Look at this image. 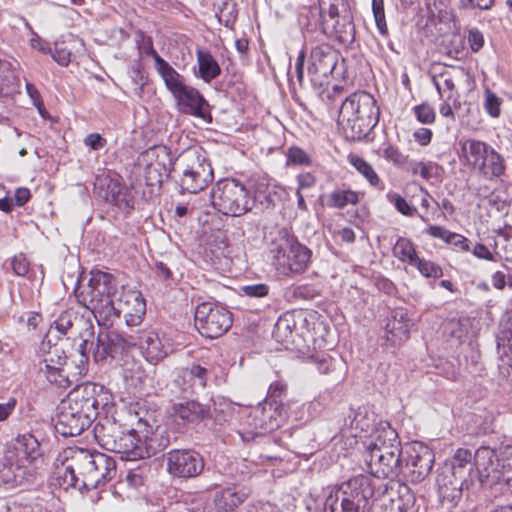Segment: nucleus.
<instances>
[{"mask_svg": "<svg viewBox=\"0 0 512 512\" xmlns=\"http://www.w3.org/2000/svg\"><path fill=\"white\" fill-rule=\"evenodd\" d=\"M306 52L302 49L295 63L296 79L303 89L311 87L314 91H320L327 84L330 76L344 74V58L339 50L328 43H321L313 46L308 57L309 82L304 78V63Z\"/></svg>", "mask_w": 512, "mask_h": 512, "instance_id": "obj_1", "label": "nucleus"}, {"mask_svg": "<svg viewBox=\"0 0 512 512\" xmlns=\"http://www.w3.org/2000/svg\"><path fill=\"white\" fill-rule=\"evenodd\" d=\"M387 492V484H377L368 475H357L327 495L323 512H364L369 499L384 496Z\"/></svg>", "mask_w": 512, "mask_h": 512, "instance_id": "obj_2", "label": "nucleus"}, {"mask_svg": "<svg viewBox=\"0 0 512 512\" xmlns=\"http://www.w3.org/2000/svg\"><path fill=\"white\" fill-rule=\"evenodd\" d=\"M380 111L374 97L365 91L354 92L342 103L338 124L347 139L366 138L379 121Z\"/></svg>", "mask_w": 512, "mask_h": 512, "instance_id": "obj_3", "label": "nucleus"}, {"mask_svg": "<svg viewBox=\"0 0 512 512\" xmlns=\"http://www.w3.org/2000/svg\"><path fill=\"white\" fill-rule=\"evenodd\" d=\"M118 293L113 275L97 270L91 272L88 284L76 297L100 326H110Z\"/></svg>", "mask_w": 512, "mask_h": 512, "instance_id": "obj_4", "label": "nucleus"}, {"mask_svg": "<svg viewBox=\"0 0 512 512\" xmlns=\"http://www.w3.org/2000/svg\"><path fill=\"white\" fill-rule=\"evenodd\" d=\"M129 427L123 435L122 442L116 443V447L111 451L120 454L123 460L136 461L150 458L168 444V440L158 441L152 427L139 415L134 421V426Z\"/></svg>", "mask_w": 512, "mask_h": 512, "instance_id": "obj_5", "label": "nucleus"}, {"mask_svg": "<svg viewBox=\"0 0 512 512\" xmlns=\"http://www.w3.org/2000/svg\"><path fill=\"white\" fill-rule=\"evenodd\" d=\"M258 197V191L252 196L242 182L232 178L219 180L211 191L214 208L232 217H240L251 211Z\"/></svg>", "mask_w": 512, "mask_h": 512, "instance_id": "obj_6", "label": "nucleus"}, {"mask_svg": "<svg viewBox=\"0 0 512 512\" xmlns=\"http://www.w3.org/2000/svg\"><path fill=\"white\" fill-rule=\"evenodd\" d=\"M112 399V394L103 385L87 382L76 386L63 401L72 410L94 421L101 415V411L107 414L112 412Z\"/></svg>", "mask_w": 512, "mask_h": 512, "instance_id": "obj_7", "label": "nucleus"}, {"mask_svg": "<svg viewBox=\"0 0 512 512\" xmlns=\"http://www.w3.org/2000/svg\"><path fill=\"white\" fill-rule=\"evenodd\" d=\"M183 191L196 194L204 190L214 178L213 169L206 152L202 148H189L178 159Z\"/></svg>", "mask_w": 512, "mask_h": 512, "instance_id": "obj_8", "label": "nucleus"}, {"mask_svg": "<svg viewBox=\"0 0 512 512\" xmlns=\"http://www.w3.org/2000/svg\"><path fill=\"white\" fill-rule=\"evenodd\" d=\"M272 265L279 275L293 277L305 272L311 251L298 241L284 238L271 248Z\"/></svg>", "mask_w": 512, "mask_h": 512, "instance_id": "obj_9", "label": "nucleus"}, {"mask_svg": "<svg viewBox=\"0 0 512 512\" xmlns=\"http://www.w3.org/2000/svg\"><path fill=\"white\" fill-rule=\"evenodd\" d=\"M286 392L287 384L283 381L278 380L270 384L264 404L256 407L250 415L254 421L252 437L263 435L280 427L281 412L278 411V406Z\"/></svg>", "mask_w": 512, "mask_h": 512, "instance_id": "obj_10", "label": "nucleus"}, {"mask_svg": "<svg viewBox=\"0 0 512 512\" xmlns=\"http://www.w3.org/2000/svg\"><path fill=\"white\" fill-rule=\"evenodd\" d=\"M232 322L231 312L220 304L207 301L195 308V328L206 338L214 339L224 335Z\"/></svg>", "mask_w": 512, "mask_h": 512, "instance_id": "obj_11", "label": "nucleus"}, {"mask_svg": "<svg viewBox=\"0 0 512 512\" xmlns=\"http://www.w3.org/2000/svg\"><path fill=\"white\" fill-rule=\"evenodd\" d=\"M105 414L104 417L101 415L98 417L93 432L97 443L102 448L112 451L117 443L115 434L118 433L120 428L134 426V421L138 419V412L132 406H124L120 410H116L111 416Z\"/></svg>", "mask_w": 512, "mask_h": 512, "instance_id": "obj_12", "label": "nucleus"}, {"mask_svg": "<svg viewBox=\"0 0 512 512\" xmlns=\"http://www.w3.org/2000/svg\"><path fill=\"white\" fill-rule=\"evenodd\" d=\"M434 453L426 445L415 442L406 446L402 452L401 474L413 483L423 481L431 472Z\"/></svg>", "mask_w": 512, "mask_h": 512, "instance_id": "obj_13", "label": "nucleus"}, {"mask_svg": "<svg viewBox=\"0 0 512 512\" xmlns=\"http://www.w3.org/2000/svg\"><path fill=\"white\" fill-rule=\"evenodd\" d=\"M145 313L146 302L141 292L122 287L114 303V314H111V325L115 319L123 315L129 327L138 326L142 323Z\"/></svg>", "mask_w": 512, "mask_h": 512, "instance_id": "obj_14", "label": "nucleus"}, {"mask_svg": "<svg viewBox=\"0 0 512 512\" xmlns=\"http://www.w3.org/2000/svg\"><path fill=\"white\" fill-rule=\"evenodd\" d=\"M136 339L130 334L118 331L101 332L98 334L93 350L94 360L97 363L105 362L109 358L114 359L119 355L135 348Z\"/></svg>", "mask_w": 512, "mask_h": 512, "instance_id": "obj_15", "label": "nucleus"}, {"mask_svg": "<svg viewBox=\"0 0 512 512\" xmlns=\"http://www.w3.org/2000/svg\"><path fill=\"white\" fill-rule=\"evenodd\" d=\"M473 481L478 480L481 487H497L503 479L496 452L490 447L482 446L474 453Z\"/></svg>", "mask_w": 512, "mask_h": 512, "instance_id": "obj_16", "label": "nucleus"}, {"mask_svg": "<svg viewBox=\"0 0 512 512\" xmlns=\"http://www.w3.org/2000/svg\"><path fill=\"white\" fill-rule=\"evenodd\" d=\"M166 464L168 473L179 478L196 477L204 468L201 455L196 451L185 449L169 451L166 454Z\"/></svg>", "mask_w": 512, "mask_h": 512, "instance_id": "obj_17", "label": "nucleus"}, {"mask_svg": "<svg viewBox=\"0 0 512 512\" xmlns=\"http://www.w3.org/2000/svg\"><path fill=\"white\" fill-rule=\"evenodd\" d=\"M364 454L384 453L394 454L402 453L401 442L398 434L387 422H380L370 434L365 436L363 441Z\"/></svg>", "mask_w": 512, "mask_h": 512, "instance_id": "obj_18", "label": "nucleus"}, {"mask_svg": "<svg viewBox=\"0 0 512 512\" xmlns=\"http://www.w3.org/2000/svg\"><path fill=\"white\" fill-rule=\"evenodd\" d=\"M364 461L369 469L371 475L377 478H390L394 479L401 474V461L402 453L384 454V453H371L363 454ZM377 484H385L379 479H374ZM387 486H389L387 484ZM389 490L393 491L394 488L388 487Z\"/></svg>", "mask_w": 512, "mask_h": 512, "instance_id": "obj_19", "label": "nucleus"}, {"mask_svg": "<svg viewBox=\"0 0 512 512\" xmlns=\"http://www.w3.org/2000/svg\"><path fill=\"white\" fill-rule=\"evenodd\" d=\"M130 335L136 339L135 347H139L145 359L152 364L162 361L171 351L169 341L160 337L155 331H143Z\"/></svg>", "mask_w": 512, "mask_h": 512, "instance_id": "obj_20", "label": "nucleus"}, {"mask_svg": "<svg viewBox=\"0 0 512 512\" xmlns=\"http://www.w3.org/2000/svg\"><path fill=\"white\" fill-rule=\"evenodd\" d=\"M55 423L56 431L65 437L80 435L88 428L93 421L80 414L79 411L72 410V407L61 401Z\"/></svg>", "mask_w": 512, "mask_h": 512, "instance_id": "obj_21", "label": "nucleus"}, {"mask_svg": "<svg viewBox=\"0 0 512 512\" xmlns=\"http://www.w3.org/2000/svg\"><path fill=\"white\" fill-rule=\"evenodd\" d=\"M451 472L454 482H451L454 488L460 490L469 488L473 484L474 454L469 449L458 448L451 460Z\"/></svg>", "mask_w": 512, "mask_h": 512, "instance_id": "obj_22", "label": "nucleus"}, {"mask_svg": "<svg viewBox=\"0 0 512 512\" xmlns=\"http://www.w3.org/2000/svg\"><path fill=\"white\" fill-rule=\"evenodd\" d=\"M173 97L180 112L204 120L207 117L211 119L208 111L209 104L196 88L186 85Z\"/></svg>", "mask_w": 512, "mask_h": 512, "instance_id": "obj_23", "label": "nucleus"}, {"mask_svg": "<svg viewBox=\"0 0 512 512\" xmlns=\"http://www.w3.org/2000/svg\"><path fill=\"white\" fill-rule=\"evenodd\" d=\"M41 456L40 443L37 438L25 433L18 435L7 451L6 460H15L25 467V463H31Z\"/></svg>", "mask_w": 512, "mask_h": 512, "instance_id": "obj_24", "label": "nucleus"}, {"mask_svg": "<svg viewBox=\"0 0 512 512\" xmlns=\"http://www.w3.org/2000/svg\"><path fill=\"white\" fill-rule=\"evenodd\" d=\"M208 379V370L198 364L182 368L177 371L173 384L179 393L193 394L205 388Z\"/></svg>", "mask_w": 512, "mask_h": 512, "instance_id": "obj_25", "label": "nucleus"}, {"mask_svg": "<svg viewBox=\"0 0 512 512\" xmlns=\"http://www.w3.org/2000/svg\"><path fill=\"white\" fill-rule=\"evenodd\" d=\"M411 319L404 308H396L391 311L385 326L387 340L392 345H400L409 338Z\"/></svg>", "mask_w": 512, "mask_h": 512, "instance_id": "obj_26", "label": "nucleus"}, {"mask_svg": "<svg viewBox=\"0 0 512 512\" xmlns=\"http://www.w3.org/2000/svg\"><path fill=\"white\" fill-rule=\"evenodd\" d=\"M66 458L71 464L75 474L80 477L81 488L88 490V480L92 474L93 462H95V453L86 449H69L66 452Z\"/></svg>", "mask_w": 512, "mask_h": 512, "instance_id": "obj_27", "label": "nucleus"}, {"mask_svg": "<svg viewBox=\"0 0 512 512\" xmlns=\"http://www.w3.org/2000/svg\"><path fill=\"white\" fill-rule=\"evenodd\" d=\"M116 474V463L113 458L103 454L95 453L92 474L89 477L88 490L99 488L110 481Z\"/></svg>", "mask_w": 512, "mask_h": 512, "instance_id": "obj_28", "label": "nucleus"}, {"mask_svg": "<svg viewBox=\"0 0 512 512\" xmlns=\"http://www.w3.org/2000/svg\"><path fill=\"white\" fill-rule=\"evenodd\" d=\"M322 30L326 35L334 37L343 45H350L355 40V26L351 14H346L335 19V21H325Z\"/></svg>", "mask_w": 512, "mask_h": 512, "instance_id": "obj_29", "label": "nucleus"}, {"mask_svg": "<svg viewBox=\"0 0 512 512\" xmlns=\"http://www.w3.org/2000/svg\"><path fill=\"white\" fill-rule=\"evenodd\" d=\"M375 423V414L366 407H359L356 410L350 409L344 425L351 430L353 437H362L361 433L372 432L377 427Z\"/></svg>", "mask_w": 512, "mask_h": 512, "instance_id": "obj_30", "label": "nucleus"}, {"mask_svg": "<svg viewBox=\"0 0 512 512\" xmlns=\"http://www.w3.org/2000/svg\"><path fill=\"white\" fill-rule=\"evenodd\" d=\"M173 413L184 423H197L210 416L209 409L196 401L174 404Z\"/></svg>", "mask_w": 512, "mask_h": 512, "instance_id": "obj_31", "label": "nucleus"}, {"mask_svg": "<svg viewBox=\"0 0 512 512\" xmlns=\"http://www.w3.org/2000/svg\"><path fill=\"white\" fill-rule=\"evenodd\" d=\"M463 158L468 165L478 168L485 156L492 149L485 142L467 139L460 142Z\"/></svg>", "mask_w": 512, "mask_h": 512, "instance_id": "obj_32", "label": "nucleus"}, {"mask_svg": "<svg viewBox=\"0 0 512 512\" xmlns=\"http://www.w3.org/2000/svg\"><path fill=\"white\" fill-rule=\"evenodd\" d=\"M196 58L198 64L197 77L205 83H210L221 74V67L209 51L197 49Z\"/></svg>", "mask_w": 512, "mask_h": 512, "instance_id": "obj_33", "label": "nucleus"}, {"mask_svg": "<svg viewBox=\"0 0 512 512\" xmlns=\"http://www.w3.org/2000/svg\"><path fill=\"white\" fill-rule=\"evenodd\" d=\"M26 467L15 460L0 463V486L14 488L22 485L25 480Z\"/></svg>", "mask_w": 512, "mask_h": 512, "instance_id": "obj_34", "label": "nucleus"}, {"mask_svg": "<svg viewBox=\"0 0 512 512\" xmlns=\"http://www.w3.org/2000/svg\"><path fill=\"white\" fill-rule=\"evenodd\" d=\"M155 69L162 78L167 90L173 96L186 86L183 76L179 74L165 59L163 61L157 60V66H155Z\"/></svg>", "mask_w": 512, "mask_h": 512, "instance_id": "obj_35", "label": "nucleus"}, {"mask_svg": "<svg viewBox=\"0 0 512 512\" xmlns=\"http://www.w3.org/2000/svg\"><path fill=\"white\" fill-rule=\"evenodd\" d=\"M88 315L79 314L77 321H75L74 330L71 334L70 338H80L81 343L79 346H82V349L87 348L90 343L91 349L94 346V325L91 320V315L89 312H87Z\"/></svg>", "mask_w": 512, "mask_h": 512, "instance_id": "obj_36", "label": "nucleus"}, {"mask_svg": "<svg viewBox=\"0 0 512 512\" xmlns=\"http://www.w3.org/2000/svg\"><path fill=\"white\" fill-rule=\"evenodd\" d=\"M321 25L324 26L325 21L351 14L349 3L347 0H319Z\"/></svg>", "mask_w": 512, "mask_h": 512, "instance_id": "obj_37", "label": "nucleus"}, {"mask_svg": "<svg viewBox=\"0 0 512 512\" xmlns=\"http://www.w3.org/2000/svg\"><path fill=\"white\" fill-rule=\"evenodd\" d=\"M20 93V80L9 62L0 59V96Z\"/></svg>", "mask_w": 512, "mask_h": 512, "instance_id": "obj_38", "label": "nucleus"}, {"mask_svg": "<svg viewBox=\"0 0 512 512\" xmlns=\"http://www.w3.org/2000/svg\"><path fill=\"white\" fill-rule=\"evenodd\" d=\"M477 169L487 179L500 177L505 171L504 160L492 148Z\"/></svg>", "mask_w": 512, "mask_h": 512, "instance_id": "obj_39", "label": "nucleus"}, {"mask_svg": "<svg viewBox=\"0 0 512 512\" xmlns=\"http://www.w3.org/2000/svg\"><path fill=\"white\" fill-rule=\"evenodd\" d=\"M55 475V485H58L60 488L64 490L74 488L80 492L85 490L84 488H81L80 477L75 474L67 459L63 462L61 467H57Z\"/></svg>", "mask_w": 512, "mask_h": 512, "instance_id": "obj_40", "label": "nucleus"}, {"mask_svg": "<svg viewBox=\"0 0 512 512\" xmlns=\"http://www.w3.org/2000/svg\"><path fill=\"white\" fill-rule=\"evenodd\" d=\"M105 199L107 202L117 206L119 209L128 210L133 208V201L128 191L118 182H111Z\"/></svg>", "mask_w": 512, "mask_h": 512, "instance_id": "obj_41", "label": "nucleus"}, {"mask_svg": "<svg viewBox=\"0 0 512 512\" xmlns=\"http://www.w3.org/2000/svg\"><path fill=\"white\" fill-rule=\"evenodd\" d=\"M396 493V500L390 498L396 506V512H417L415 494L407 484L397 483Z\"/></svg>", "mask_w": 512, "mask_h": 512, "instance_id": "obj_42", "label": "nucleus"}, {"mask_svg": "<svg viewBox=\"0 0 512 512\" xmlns=\"http://www.w3.org/2000/svg\"><path fill=\"white\" fill-rule=\"evenodd\" d=\"M409 170L413 175L419 174L425 180H440L443 168L433 161H411L409 163Z\"/></svg>", "mask_w": 512, "mask_h": 512, "instance_id": "obj_43", "label": "nucleus"}, {"mask_svg": "<svg viewBox=\"0 0 512 512\" xmlns=\"http://www.w3.org/2000/svg\"><path fill=\"white\" fill-rule=\"evenodd\" d=\"M393 256L404 263L412 265L418 258L413 242L405 237H399L392 248Z\"/></svg>", "mask_w": 512, "mask_h": 512, "instance_id": "obj_44", "label": "nucleus"}, {"mask_svg": "<svg viewBox=\"0 0 512 512\" xmlns=\"http://www.w3.org/2000/svg\"><path fill=\"white\" fill-rule=\"evenodd\" d=\"M52 337H56V335H53V330L50 329L46 336L47 340H44L40 346V351L43 354V359L41 361L53 362V360L56 359L60 361H68V357L66 356L62 346L58 343H51Z\"/></svg>", "mask_w": 512, "mask_h": 512, "instance_id": "obj_45", "label": "nucleus"}, {"mask_svg": "<svg viewBox=\"0 0 512 512\" xmlns=\"http://www.w3.org/2000/svg\"><path fill=\"white\" fill-rule=\"evenodd\" d=\"M214 7L215 15L218 18L219 23L229 27L235 22L237 9L233 0H217Z\"/></svg>", "mask_w": 512, "mask_h": 512, "instance_id": "obj_46", "label": "nucleus"}, {"mask_svg": "<svg viewBox=\"0 0 512 512\" xmlns=\"http://www.w3.org/2000/svg\"><path fill=\"white\" fill-rule=\"evenodd\" d=\"M39 374L45 377L49 383L59 388H67L73 382V380L70 379L72 374L68 371L67 367H52V369H43V371L39 372Z\"/></svg>", "mask_w": 512, "mask_h": 512, "instance_id": "obj_47", "label": "nucleus"}, {"mask_svg": "<svg viewBox=\"0 0 512 512\" xmlns=\"http://www.w3.org/2000/svg\"><path fill=\"white\" fill-rule=\"evenodd\" d=\"M296 328V321L292 314L280 316L274 326L273 335L278 341L287 342Z\"/></svg>", "mask_w": 512, "mask_h": 512, "instance_id": "obj_48", "label": "nucleus"}, {"mask_svg": "<svg viewBox=\"0 0 512 512\" xmlns=\"http://www.w3.org/2000/svg\"><path fill=\"white\" fill-rule=\"evenodd\" d=\"M78 316L79 313L74 312L73 310L62 311L54 320L55 330L62 335H68V338H70Z\"/></svg>", "mask_w": 512, "mask_h": 512, "instance_id": "obj_49", "label": "nucleus"}, {"mask_svg": "<svg viewBox=\"0 0 512 512\" xmlns=\"http://www.w3.org/2000/svg\"><path fill=\"white\" fill-rule=\"evenodd\" d=\"M358 202V195L352 190H334L328 199V206L334 208H343L348 204H356Z\"/></svg>", "mask_w": 512, "mask_h": 512, "instance_id": "obj_50", "label": "nucleus"}, {"mask_svg": "<svg viewBox=\"0 0 512 512\" xmlns=\"http://www.w3.org/2000/svg\"><path fill=\"white\" fill-rule=\"evenodd\" d=\"M87 349L88 347L82 349V346H79L76 354L77 359L72 360L69 366H67L68 370H71V365L74 366V371L71 374L75 380H77V377L83 376L88 370L89 355Z\"/></svg>", "mask_w": 512, "mask_h": 512, "instance_id": "obj_51", "label": "nucleus"}, {"mask_svg": "<svg viewBox=\"0 0 512 512\" xmlns=\"http://www.w3.org/2000/svg\"><path fill=\"white\" fill-rule=\"evenodd\" d=\"M412 266L416 267L418 271L426 278H440L443 276L442 268L429 260L417 258Z\"/></svg>", "mask_w": 512, "mask_h": 512, "instance_id": "obj_52", "label": "nucleus"}, {"mask_svg": "<svg viewBox=\"0 0 512 512\" xmlns=\"http://www.w3.org/2000/svg\"><path fill=\"white\" fill-rule=\"evenodd\" d=\"M351 164L355 167V169L361 173L367 180L368 182L373 185V186H376L378 185V183L380 182V179L377 175V173L374 171L373 167L368 163L366 162L363 158L361 157H353L351 159Z\"/></svg>", "mask_w": 512, "mask_h": 512, "instance_id": "obj_53", "label": "nucleus"}, {"mask_svg": "<svg viewBox=\"0 0 512 512\" xmlns=\"http://www.w3.org/2000/svg\"><path fill=\"white\" fill-rule=\"evenodd\" d=\"M497 347L498 349L502 347L505 354L512 353V318L501 324V330L497 336Z\"/></svg>", "mask_w": 512, "mask_h": 512, "instance_id": "obj_54", "label": "nucleus"}, {"mask_svg": "<svg viewBox=\"0 0 512 512\" xmlns=\"http://www.w3.org/2000/svg\"><path fill=\"white\" fill-rule=\"evenodd\" d=\"M484 109L492 118H498L501 114L503 100L490 89L484 91Z\"/></svg>", "mask_w": 512, "mask_h": 512, "instance_id": "obj_55", "label": "nucleus"}, {"mask_svg": "<svg viewBox=\"0 0 512 512\" xmlns=\"http://www.w3.org/2000/svg\"><path fill=\"white\" fill-rule=\"evenodd\" d=\"M247 497L243 491H236L235 488H226L221 495L224 507L233 510L238 507Z\"/></svg>", "mask_w": 512, "mask_h": 512, "instance_id": "obj_56", "label": "nucleus"}, {"mask_svg": "<svg viewBox=\"0 0 512 512\" xmlns=\"http://www.w3.org/2000/svg\"><path fill=\"white\" fill-rule=\"evenodd\" d=\"M314 361L317 370L321 374L334 373L337 370V368L342 366L340 360L332 358L329 354H322L320 356H316Z\"/></svg>", "mask_w": 512, "mask_h": 512, "instance_id": "obj_57", "label": "nucleus"}, {"mask_svg": "<svg viewBox=\"0 0 512 512\" xmlns=\"http://www.w3.org/2000/svg\"><path fill=\"white\" fill-rule=\"evenodd\" d=\"M270 287L265 283L243 285L240 287V295L249 298L262 299L268 297Z\"/></svg>", "mask_w": 512, "mask_h": 512, "instance_id": "obj_58", "label": "nucleus"}, {"mask_svg": "<svg viewBox=\"0 0 512 512\" xmlns=\"http://www.w3.org/2000/svg\"><path fill=\"white\" fill-rule=\"evenodd\" d=\"M372 11L379 33L386 36L388 34V27L385 18L383 0H372Z\"/></svg>", "mask_w": 512, "mask_h": 512, "instance_id": "obj_59", "label": "nucleus"}, {"mask_svg": "<svg viewBox=\"0 0 512 512\" xmlns=\"http://www.w3.org/2000/svg\"><path fill=\"white\" fill-rule=\"evenodd\" d=\"M50 55L55 62L63 67L68 66L71 61V50L66 47L64 41H56Z\"/></svg>", "mask_w": 512, "mask_h": 512, "instance_id": "obj_60", "label": "nucleus"}, {"mask_svg": "<svg viewBox=\"0 0 512 512\" xmlns=\"http://www.w3.org/2000/svg\"><path fill=\"white\" fill-rule=\"evenodd\" d=\"M319 295V290L310 284L298 285L292 288V296L297 300H313Z\"/></svg>", "mask_w": 512, "mask_h": 512, "instance_id": "obj_61", "label": "nucleus"}, {"mask_svg": "<svg viewBox=\"0 0 512 512\" xmlns=\"http://www.w3.org/2000/svg\"><path fill=\"white\" fill-rule=\"evenodd\" d=\"M388 199L391 203L394 204L395 208L399 213L405 216H413L414 213L417 212V209L410 205L405 198H403L401 195L393 193L388 194Z\"/></svg>", "mask_w": 512, "mask_h": 512, "instance_id": "obj_62", "label": "nucleus"}, {"mask_svg": "<svg viewBox=\"0 0 512 512\" xmlns=\"http://www.w3.org/2000/svg\"><path fill=\"white\" fill-rule=\"evenodd\" d=\"M466 38L472 52L477 53L484 47V35L478 28H469Z\"/></svg>", "mask_w": 512, "mask_h": 512, "instance_id": "obj_63", "label": "nucleus"}, {"mask_svg": "<svg viewBox=\"0 0 512 512\" xmlns=\"http://www.w3.org/2000/svg\"><path fill=\"white\" fill-rule=\"evenodd\" d=\"M383 156L387 161L399 167H403L408 163V156L404 155L397 147L392 145L384 149Z\"/></svg>", "mask_w": 512, "mask_h": 512, "instance_id": "obj_64", "label": "nucleus"}]
</instances>
